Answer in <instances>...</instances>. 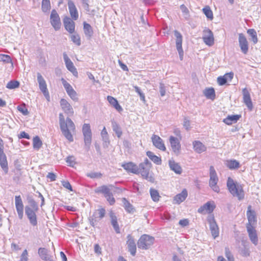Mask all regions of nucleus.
<instances>
[{"label": "nucleus", "mask_w": 261, "mask_h": 261, "mask_svg": "<svg viewBox=\"0 0 261 261\" xmlns=\"http://www.w3.org/2000/svg\"><path fill=\"white\" fill-rule=\"evenodd\" d=\"M150 194L153 201L157 202L159 200L160 196L159 195V192L157 190L153 189H150Z\"/></svg>", "instance_id": "8fccbe9b"}, {"label": "nucleus", "mask_w": 261, "mask_h": 261, "mask_svg": "<svg viewBox=\"0 0 261 261\" xmlns=\"http://www.w3.org/2000/svg\"><path fill=\"white\" fill-rule=\"evenodd\" d=\"M24 210L25 214L30 224L33 226H36L37 225L36 212H37L38 210H32L29 207H25Z\"/></svg>", "instance_id": "9d476101"}, {"label": "nucleus", "mask_w": 261, "mask_h": 261, "mask_svg": "<svg viewBox=\"0 0 261 261\" xmlns=\"http://www.w3.org/2000/svg\"><path fill=\"white\" fill-rule=\"evenodd\" d=\"M38 254L42 260L47 261L49 260V255L48 251L44 248H39L38 249Z\"/></svg>", "instance_id": "4c0bfd02"}, {"label": "nucleus", "mask_w": 261, "mask_h": 261, "mask_svg": "<svg viewBox=\"0 0 261 261\" xmlns=\"http://www.w3.org/2000/svg\"><path fill=\"white\" fill-rule=\"evenodd\" d=\"M246 228L250 241L253 244L256 245L258 243V238L254 227L251 225L247 224Z\"/></svg>", "instance_id": "a211bd4d"}, {"label": "nucleus", "mask_w": 261, "mask_h": 261, "mask_svg": "<svg viewBox=\"0 0 261 261\" xmlns=\"http://www.w3.org/2000/svg\"><path fill=\"white\" fill-rule=\"evenodd\" d=\"M28 205H26L25 207H29L31 209L38 210V206L37 202L32 198L28 199Z\"/></svg>", "instance_id": "3c124183"}, {"label": "nucleus", "mask_w": 261, "mask_h": 261, "mask_svg": "<svg viewBox=\"0 0 261 261\" xmlns=\"http://www.w3.org/2000/svg\"><path fill=\"white\" fill-rule=\"evenodd\" d=\"M0 166L6 174L8 172L9 168L7 156L3 149H0Z\"/></svg>", "instance_id": "aec40b11"}, {"label": "nucleus", "mask_w": 261, "mask_h": 261, "mask_svg": "<svg viewBox=\"0 0 261 261\" xmlns=\"http://www.w3.org/2000/svg\"><path fill=\"white\" fill-rule=\"evenodd\" d=\"M42 145V142L38 136L33 138V147L36 150H39Z\"/></svg>", "instance_id": "c03bdc74"}, {"label": "nucleus", "mask_w": 261, "mask_h": 261, "mask_svg": "<svg viewBox=\"0 0 261 261\" xmlns=\"http://www.w3.org/2000/svg\"><path fill=\"white\" fill-rule=\"evenodd\" d=\"M122 202L123 203V205L125 210L128 213H133L134 211V208H133L132 204L125 199L123 198L122 199Z\"/></svg>", "instance_id": "49530a36"}, {"label": "nucleus", "mask_w": 261, "mask_h": 261, "mask_svg": "<svg viewBox=\"0 0 261 261\" xmlns=\"http://www.w3.org/2000/svg\"><path fill=\"white\" fill-rule=\"evenodd\" d=\"M0 61L4 63H12L11 57L9 55L0 54Z\"/></svg>", "instance_id": "5fc2aeb1"}, {"label": "nucleus", "mask_w": 261, "mask_h": 261, "mask_svg": "<svg viewBox=\"0 0 261 261\" xmlns=\"http://www.w3.org/2000/svg\"><path fill=\"white\" fill-rule=\"evenodd\" d=\"M122 167L127 172L138 174V167L133 162H128L122 165Z\"/></svg>", "instance_id": "a878e982"}, {"label": "nucleus", "mask_w": 261, "mask_h": 261, "mask_svg": "<svg viewBox=\"0 0 261 261\" xmlns=\"http://www.w3.org/2000/svg\"><path fill=\"white\" fill-rule=\"evenodd\" d=\"M241 117L240 115H228L223 120V122L227 125H231L236 123Z\"/></svg>", "instance_id": "7c9ffc66"}, {"label": "nucleus", "mask_w": 261, "mask_h": 261, "mask_svg": "<svg viewBox=\"0 0 261 261\" xmlns=\"http://www.w3.org/2000/svg\"><path fill=\"white\" fill-rule=\"evenodd\" d=\"M174 34L176 38V49L182 48V36L181 34L176 30L174 31Z\"/></svg>", "instance_id": "e433bc0d"}, {"label": "nucleus", "mask_w": 261, "mask_h": 261, "mask_svg": "<svg viewBox=\"0 0 261 261\" xmlns=\"http://www.w3.org/2000/svg\"><path fill=\"white\" fill-rule=\"evenodd\" d=\"M242 247H239V252L243 256H248L250 255V251L248 245L245 241H242Z\"/></svg>", "instance_id": "2f4dec72"}, {"label": "nucleus", "mask_w": 261, "mask_h": 261, "mask_svg": "<svg viewBox=\"0 0 261 261\" xmlns=\"http://www.w3.org/2000/svg\"><path fill=\"white\" fill-rule=\"evenodd\" d=\"M28 252L27 249H25L22 252L20 256V261H28Z\"/></svg>", "instance_id": "680f3d73"}, {"label": "nucleus", "mask_w": 261, "mask_h": 261, "mask_svg": "<svg viewBox=\"0 0 261 261\" xmlns=\"http://www.w3.org/2000/svg\"><path fill=\"white\" fill-rule=\"evenodd\" d=\"M202 12L208 19L210 20L213 19V13L209 6H206L203 8L202 9Z\"/></svg>", "instance_id": "a18cd8bd"}, {"label": "nucleus", "mask_w": 261, "mask_h": 261, "mask_svg": "<svg viewBox=\"0 0 261 261\" xmlns=\"http://www.w3.org/2000/svg\"><path fill=\"white\" fill-rule=\"evenodd\" d=\"M101 137L102 140L103 142V145L105 147H108L110 144L109 136L105 127H103L101 132Z\"/></svg>", "instance_id": "f704fd0d"}, {"label": "nucleus", "mask_w": 261, "mask_h": 261, "mask_svg": "<svg viewBox=\"0 0 261 261\" xmlns=\"http://www.w3.org/2000/svg\"><path fill=\"white\" fill-rule=\"evenodd\" d=\"M188 196V192L186 189L183 190L181 193L174 196L173 203L179 204L183 202Z\"/></svg>", "instance_id": "bb28decb"}, {"label": "nucleus", "mask_w": 261, "mask_h": 261, "mask_svg": "<svg viewBox=\"0 0 261 261\" xmlns=\"http://www.w3.org/2000/svg\"><path fill=\"white\" fill-rule=\"evenodd\" d=\"M217 82L219 85L220 86L224 85L227 83V81H226V79L224 75L223 76H219L217 78Z\"/></svg>", "instance_id": "69168bd1"}, {"label": "nucleus", "mask_w": 261, "mask_h": 261, "mask_svg": "<svg viewBox=\"0 0 261 261\" xmlns=\"http://www.w3.org/2000/svg\"><path fill=\"white\" fill-rule=\"evenodd\" d=\"M62 185L66 189L69 190L70 191H72V187L68 181L63 180L62 181Z\"/></svg>", "instance_id": "0e129e2a"}, {"label": "nucleus", "mask_w": 261, "mask_h": 261, "mask_svg": "<svg viewBox=\"0 0 261 261\" xmlns=\"http://www.w3.org/2000/svg\"><path fill=\"white\" fill-rule=\"evenodd\" d=\"M227 167L231 169H236L240 167V163L236 160H230L227 161Z\"/></svg>", "instance_id": "58836bf2"}, {"label": "nucleus", "mask_w": 261, "mask_h": 261, "mask_svg": "<svg viewBox=\"0 0 261 261\" xmlns=\"http://www.w3.org/2000/svg\"><path fill=\"white\" fill-rule=\"evenodd\" d=\"M87 176L91 178H100L102 176L100 172H90L87 174Z\"/></svg>", "instance_id": "4d7b16f0"}, {"label": "nucleus", "mask_w": 261, "mask_h": 261, "mask_svg": "<svg viewBox=\"0 0 261 261\" xmlns=\"http://www.w3.org/2000/svg\"><path fill=\"white\" fill-rule=\"evenodd\" d=\"M105 197L110 205H113L115 203V200L112 193L105 196Z\"/></svg>", "instance_id": "13d9d810"}, {"label": "nucleus", "mask_w": 261, "mask_h": 261, "mask_svg": "<svg viewBox=\"0 0 261 261\" xmlns=\"http://www.w3.org/2000/svg\"><path fill=\"white\" fill-rule=\"evenodd\" d=\"M151 140L153 145L158 149L162 150H166V147L161 138L156 135H153L151 137Z\"/></svg>", "instance_id": "6ab92c4d"}, {"label": "nucleus", "mask_w": 261, "mask_h": 261, "mask_svg": "<svg viewBox=\"0 0 261 261\" xmlns=\"http://www.w3.org/2000/svg\"><path fill=\"white\" fill-rule=\"evenodd\" d=\"M37 81L40 91L43 93L47 100H49V94L47 88V85L45 80L40 73H37Z\"/></svg>", "instance_id": "6e6552de"}, {"label": "nucleus", "mask_w": 261, "mask_h": 261, "mask_svg": "<svg viewBox=\"0 0 261 261\" xmlns=\"http://www.w3.org/2000/svg\"><path fill=\"white\" fill-rule=\"evenodd\" d=\"M68 7L72 19L76 20L79 18V13L75 4L71 0L68 1Z\"/></svg>", "instance_id": "412c9836"}, {"label": "nucleus", "mask_w": 261, "mask_h": 261, "mask_svg": "<svg viewBox=\"0 0 261 261\" xmlns=\"http://www.w3.org/2000/svg\"><path fill=\"white\" fill-rule=\"evenodd\" d=\"M63 23L65 29L69 33H73L75 29V23L69 17H65L63 20Z\"/></svg>", "instance_id": "5701e85b"}, {"label": "nucleus", "mask_w": 261, "mask_h": 261, "mask_svg": "<svg viewBox=\"0 0 261 261\" xmlns=\"http://www.w3.org/2000/svg\"><path fill=\"white\" fill-rule=\"evenodd\" d=\"M242 94L243 102L249 111H252L253 106L249 90L246 88L243 89Z\"/></svg>", "instance_id": "ddd939ff"}, {"label": "nucleus", "mask_w": 261, "mask_h": 261, "mask_svg": "<svg viewBox=\"0 0 261 261\" xmlns=\"http://www.w3.org/2000/svg\"><path fill=\"white\" fill-rule=\"evenodd\" d=\"M246 215L248 221V223L247 224H250L253 226L256 222V217L254 211L251 209V205L248 206Z\"/></svg>", "instance_id": "b1692460"}, {"label": "nucleus", "mask_w": 261, "mask_h": 261, "mask_svg": "<svg viewBox=\"0 0 261 261\" xmlns=\"http://www.w3.org/2000/svg\"><path fill=\"white\" fill-rule=\"evenodd\" d=\"M93 215H94V216H95L98 218L99 221H100L105 216L106 210L104 208H100L95 211Z\"/></svg>", "instance_id": "37998d69"}, {"label": "nucleus", "mask_w": 261, "mask_h": 261, "mask_svg": "<svg viewBox=\"0 0 261 261\" xmlns=\"http://www.w3.org/2000/svg\"><path fill=\"white\" fill-rule=\"evenodd\" d=\"M19 82L17 81L12 80L9 82L7 85L6 88L9 89H14L19 87Z\"/></svg>", "instance_id": "603ef678"}, {"label": "nucleus", "mask_w": 261, "mask_h": 261, "mask_svg": "<svg viewBox=\"0 0 261 261\" xmlns=\"http://www.w3.org/2000/svg\"><path fill=\"white\" fill-rule=\"evenodd\" d=\"M202 39L204 42L208 46H212L214 43V38L213 32L208 29L203 31Z\"/></svg>", "instance_id": "2eb2a0df"}, {"label": "nucleus", "mask_w": 261, "mask_h": 261, "mask_svg": "<svg viewBox=\"0 0 261 261\" xmlns=\"http://www.w3.org/2000/svg\"><path fill=\"white\" fill-rule=\"evenodd\" d=\"M61 80L68 96L72 100L74 101H77L79 98L76 92L73 89L70 84L68 83L64 79L62 78Z\"/></svg>", "instance_id": "0eeeda50"}, {"label": "nucleus", "mask_w": 261, "mask_h": 261, "mask_svg": "<svg viewBox=\"0 0 261 261\" xmlns=\"http://www.w3.org/2000/svg\"><path fill=\"white\" fill-rule=\"evenodd\" d=\"M225 254L228 261H234V258L228 248H225Z\"/></svg>", "instance_id": "6e6d98bb"}, {"label": "nucleus", "mask_w": 261, "mask_h": 261, "mask_svg": "<svg viewBox=\"0 0 261 261\" xmlns=\"http://www.w3.org/2000/svg\"><path fill=\"white\" fill-rule=\"evenodd\" d=\"M160 93L161 96H164L166 94V87L164 84L161 83L160 84Z\"/></svg>", "instance_id": "e2e57ef3"}, {"label": "nucleus", "mask_w": 261, "mask_h": 261, "mask_svg": "<svg viewBox=\"0 0 261 261\" xmlns=\"http://www.w3.org/2000/svg\"><path fill=\"white\" fill-rule=\"evenodd\" d=\"M183 125H184V127L186 128V129H187V130L190 129V120L186 117L184 118Z\"/></svg>", "instance_id": "774afa93"}, {"label": "nucleus", "mask_w": 261, "mask_h": 261, "mask_svg": "<svg viewBox=\"0 0 261 261\" xmlns=\"http://www.w3.org/2000/svg\"><path fill=\"white\" fill-rule=\"evenodd\" d=\"M83 30L87 39H90L93 35V31L92 27L89 23L84 22Z\"/></svg>", "instance_id": "473e14b6"}, {"label": "nucleus", "mask_w": 261, "mask_h": 261, "mask_svg": "<svg viewBox=\"0 0 261 261\" xmlns=\"http://www.w3.org/2000/svg\"><path fill=\"white\" fill-rule=\"evenodd\" d=\"M169 166L170 169L175 173L180 174L182 172V169L179 164L175 162L173 160L169 161Z\"/></svg>", "instance_id": "c756f323"}, {"label": "nucleus", "mask_w": 261, "mask_h": 261, "mask_svg": "<svg viewBox=\"0 0 261 261\" xmlns=\"http://www.w3.org/2000/svg\"><path fill=\"white\" fill-rule=\"evenodd\" d=\"M111 224L116 233H120V228L117 222V218L113 211L109 213Z\"/></svg>", "instance_id": "cd10ccee"}, {"label": "nucleus", "mask_w": 261, "mask_h": 261, "mask_svg": "<svg viewBox=\"0 0 261 261\" xmlns=\"http://www.w3.org/2000/svg\"><path fill=\"white\" fill-rule=\"evenodd\" d=\"M112 126L113 131L115 133L117 136L118 138H120L122 134V132L119 124L116 122L113 121H112Z\"/></svg>", "instance_id": "a19ab883"}, {"label": "nucleus", "mask_w": 261, "mask_h": 261, "mask_svg": "<svg viewBox=\"0 0 261 261\" xmlns=\"http://www.w3.org/2000/svg\"><path fill=\"white\" fill-rule=\"evenodd\" d=\"M89 221L90 224L93 227H94L97 224V222L99 221L97 218H96L95 216H94V215H93L92 216L89 218Z\"/></svg>", "instance_id": "bf43d9fd"}, {"label": "nucleus", "mask_w": 261, "mask_h": 261, "mask_svg": "<svg viewBox=\"0 0 261 261\" xmlns=\"http://www.w3.org/2000/svg\"><path fill=\"white\" fill-rule=\"evenodd\" d=\"M151 167V163L146 158L143 162L139 164L138 174L140 173L142 176L147 180L151 182H153L154 179L149 172Z\"/></svg>", "instance_id": "7ed1b4c3"}, {"label": "nucleus", "mask_w": 261, "mask_h": 261, "mask_svg": "<svg viewBox=\"0 0 261 261\" xmlns=\"http://www.w3.org/2000/svg\"><path fill=\"white\" fill-rule=\"evenodd\" d=\"M66 162L69 166L73 167L75 163L74 158L72 156H68L66 158Z\"/></svg>", "instance_id": "052dcab7"}, {"label": "nucleus", "mask_w": 261, "mask_h": 261, "mask_svg": "<svg viewBox=\"0 0 261 261\" xmlns=\"http://www.w3.org/2000/svg\"><path fill=\"white\" fill-rule=\"evenodd\" d=\"M63 59L67 69L70 71L74 76H77L78 75L77 70L74 67L73 62L65 53H63Z\"/></svg>", "instance_id": "dca6fc26"}, {"label": "nucleus", "mask_w": 261, "mask_h": 261, "mask_svg": "<svg viewBox=\"0 0 261 261\" xmlns=\"http://www.w3.org/2000/svg\"><path fill=\"white\" fill-rule=\"evenodd\" d=\"M41 9L43 12H47L50 9V3L49 0H42Z\"/></svg>", "instance_id": "09e8293b"}, {"label": "nucleus", "mask_w": 261, "mask_h": 261, "mask_svg": "<svg viewBox=\"0 0 261 261\" xmlns=\"http://www.w3.org/2000/svg\"><path fill=\"white\" fill-rule=\"evenodd\" d=\"M203 94L208 99H214L215 97V92L213 88L205 89L203 91Z\"/></svg>", "instance_id": "ea45409f"}, {"label": "nucleus", "mask_w": 261, "mask_h": 261, "mask_svg": "<svg viewBox=\"0 0 261 261\" xmlns=\"http://www.w3.org/2000/svg\"><path fill=\"white\" fill-rule=\"evenodd\" d=\"M239 43L242 52L244 54H246L249 48L248 42L246 37L242 33L239 35Z\"/></svg>", "instance_id": "f3484780"}, {"label": "nucleus", "mask_w": 261, "mask_h": 261, "mask_svg": "<svg viewBox=\"0 0 261 261\" xmlns=\"http://www.w3.org/2000/svg\"><path fill=\"white\" fill-rule=\"evenodd\" d=\"M71 40L76 45L80 46L81 43V38L78 34H72L71 37Z\"/></svg>", "instance_id": "864d4df0"}, {"label": "nucleus", "mask_w": 261, "mask_h": 261, "mask_svg": "<svg viewBox=\"0 0 261 261\" xmlns=\"http://www.w3.org/2000/svg\"><path fill=\"white\" fill-rule=\"evenodd\" d=\"M82 133L84 136L85 148L87 151L90 149L92 142V132L89 124H84L82 127Z\"/></svg>", "instance_id": "20e7f679"}, {"label": "nucleus", "mask_w": 261, "mask_h": 261, "mask_svg": "<svg viewBox=\"0 0 261 261\" xmlns=\"http://www.w3.org/2000/svg\"><path fill=\"white\" fill-rule=\"evenodd\" d=\"M60 105L64 113L68 117L65 119L62 113L59 115V124L61 130L64 136L69 142L73 141L72 133L75 132V126L69 117L73 116L74 114L73 109L71 105L65 99L62 98L60 100Z\"/></svg>", "instance_id": "f257e3e1"}, {"label": "nucleus", "mask_w": 261, "mask_h": 261, "mask_svg": "<svg viewBox=\"0 0 261 261\" xmlns=\"http://www.w3.org/2000/svg\"><path fill=\"white\" fill-rule=\"evenodd\" d=\"M169 141L172 150L176 154H178L180 152V144L179 140L173 136H170Z\"/></svg>", "instance_id": "4be33fe9"}, {"label": "nucleus", "mask_w": 261, "mask_h": 261, "mask_svg": "<svg viewBox=\"0 0 261 261\" xmlns=\"http://www.w3.org/2000/svg\"><path fill=\"white\" fill-rule=\"evenodd\" d=\"M96 192L97 193H101L103 194L105 196L107 195L110 194L111 192L110 189L109 188V187L107 186H102L101 187H98L96 190Z\"/></svg>", "instance_id": "79ce46f5"}, {"label": "nucleus", "mask_w": 261, "mask_h": 261, "mask_svg": "<svg viewBox=\"0 0 261 261\" xmlns=\"http://www.w3.org/2000/svg\"><path fill=\"white\" fill-rule=\"evenodd\" d=\"M247 33L251 37V40L254 44H256L258 41L257 34L254 29H249L247 30Z\"/></svg>", "instance_id": "de8ad7c7"}, {"label": "nucleus", "mask_w": 261, "mask_h": 261, "mask_svg": "<svg viewBox=\"0 0 261 261\" xmlns=\"http://www.w3.org/2000/svg\"><path fill=\"white\" fill-rule=\"evenodd\" d=\"M218 181V177L214 167L211 166L210 168V180L209 185L214 191L219 193L220 189L217 184Z\"/></svg>", "instance_id": "39448f33"}, {"label": "nucleus", "mask_w": 261, "mask_h": 261, "mask_svg": "<svg viewBox=\"0 0 261 261\" xmlns=\"http://www.w3.org/2000/svg\"><path fill=\"white\" fill-rule=\"evenodd\" d=\"M193 149L198 153H201L206 150V147L201 142L195 141L193 142Z\"/></svg>", "instance_id": "c85d7f7f"}, {"label": "nucleus", "mask_w": 261, "mask_h": 261, "mask_svg": "<svg viewBox=\"0 0 261 261\" xmlns=\"http://www.w3.org/2000/svg\"><path fill=\"white\" fill-rule=\"evenodd\" d=\"M180 8L182 12L185 14V18H187L189 16V10L184 5H181Z\"/></svg>", "instance_id": "338daca9"}, {"label": "nucleus", "mask_w": 261, "mask_h": 261, "mask_svg": "<svg viewBox=\"0 0 261 261\" xmlns=\"http://www.w3.org/2000/svg\"><path fill=\"white\" fill-rule=\"evenodd\" d=\"M227 187L229 192L233 197H236L239 200L244 198V193L242 186L235 182L231 177L227 179Z\"/></svg>", "instance_id": "f03ea898"}, {"label": "nucleus", "mask_w": 261, "mask_h": 261, "mask_svg": "<svg viewBox=\"0 0 261 261\" xmlns=\"http://www.w3.org/2000/svg\"><path fill=\"white\" fill-rule=\"evenodd\" d=\"M207 221L209 223L210 229L212 235L214 239H216L217 237L219 236V227L214 219V217L212 216H208L207 218Z\"/></svg>", "instance_id": "1a4fd4ad"}, {"label": "nucleus", "mask_w": 261, "mask_h": 261, "mask_svg": "<svg viewBox=\"0 0 261 261\" xmlns=\"http://www.w3.org/2000/svg\"><path fill=\"white\" fill-rule=\"evenodd\" d=\"M107 100L109 102L118 112H121L123 109L119 104L117 100L111 96H107Z\"/></svg>", "instance_id": "72a5a7b5"}, {"label": "nucleus", "mask_w": 261, "mask_h": 261, "mask_svg": "<svg viewBox=\"0 0 261 261\" xmlns=\"http://www.w3.org/2000/svg\"><path fill=\"white\" fill-rule=\"evenodd\" d=\"M154 238L149 235H142L138 242V247L142 249H147L154 242Z\"/></svg>", "instance_id": "423d86ee"}, {"label": "nucleus", "mask_w": 261, "mask_h": 261, "mask_svg": "<svg viewBox=\"0 0 261 261\" xmlns=\"http://www.w3.org/2000/svg\"><path fill=\"white\" fill-rule=\"evenodd\" d=\"M146 155L155 164L161 165L162 164V160L161 158L154 155L152 152L148 151L146 152Z\"/></svg>", "instance_id": "c9c22d12"}, {"label": "nucleus", "mask_w": 261, "mask_h": 261, "mask_svg": "<svg viewBox=\"0 0 261 261\" xmlns=\"http://www.w3.org/2000/svg\"><path fill=\"white\" fill-rule=\"evenodd\" d=\"M127 238V245L128 250L133 256H135L136 252V245L135 240L130 234L128 235Z\"/></svg>", "instance_id": "393cba45"}, {"label": "nucleus", "mask_w": 261, "mask_h": 261, "mask_svg": "<svg viewBox=\"0 0 261 261\" xmlns=\"http://www.w3.org/2000/svg\"><path fill=\"white\" fill-rule=\"evenodd\" d=\"M15 205L18 217L21 220L23 217L24 205L20 195L15 196Z\"/></svg>", "instance_id": "9b49d317"}, {"label": "nucleus", "mask_w": 261, "mask_h": 261, "mask_svg": "<svg viewBox=\"0 0 261 261\" xmlns=\"http://www.w3.org/2000/svg\"><path fill=\"white\" fill-rule=\"evenodd\" d=\"M50 23L55 30L60 29L61 23L59 15L55 10H53L50 16Z\"/></svg>", "instance_id": "f8f14e48"}, {"label": "nucleus", "mask_w": 261, "mask_h": 261, "mask_svg": "<svg viewBox=\"0 0 261 261\" xmlns=\"http://www.w3.org/2000/svg\"><path fill=\"white\" fill-rule=\"evenodd\" d=\"M215 207L214 201H208L198 209V212L201 214H210L213 212Z\"/></svg>", "instance_id": "4468645a"}]
</instances>
